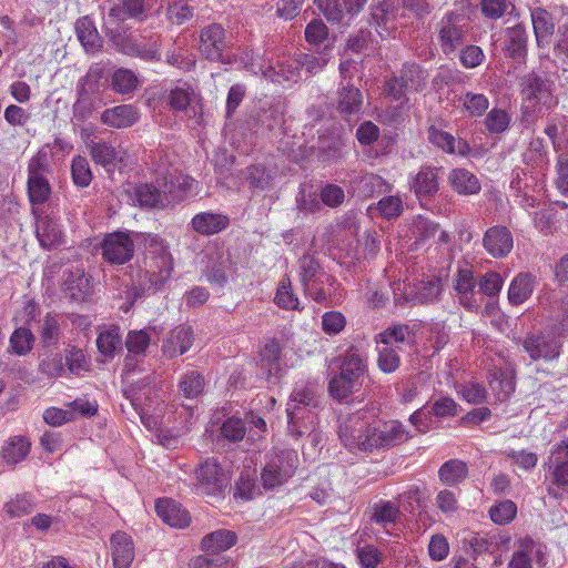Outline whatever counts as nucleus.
Instances as JSON below:
<instances>
[{
  "label": "nucleus",
  "instance_id": "dca6fc26",
  "mask_svg": "<svg viewBox=\"0 0 568 568\" xmlns=\"http://www.w3.org/2000/svg\"><path fill=\"white\" fill-rule=\"evenodd\" d=\"M168 102L174 111H186L190 106V111L193 112L196 123L202 121V104L200 103V97L191 87H176L169 92Z\"/></svg>",
  "mask_w": 568,
  "mask_h": 568
},
{
  "label": "nucleus",
  "instance_id": "473e14b6",
  "mask_svg": "<svg viewBox=\"0 0 568 568\" xmlns=\"http://www.w3.org/2000/svg\"><path fill=\"white\" fill-rule=\"evenodd\" d=\"M468 476V466L460 459H449L438 469L439 480L447 486H455Z\"/></svg>",
  "mask_w": 568,
  "mask_h": 568
},
{
  "label": "nucleus",
  "instance_id": "393cba45",
  "mask_svg": "<svg viewBox=\"0 0 568 568\" xmlns=\"http://www.w3.org/2000/svg\"><path fill=\"white\" fill-rule=\"evenodd\" d=\"M193 343V332L190 326L181 325L175 327L163 345V352L174 357L186 353Z\"/></svg>",
  "mask_w": 568,
  "mask_h": 568
},
{
  "label": "nucleus",
  "instance_id": "49530a36",
  "mask_svg": "<svg viewBox=\"0 0 568 568\" xmlns=\"http://www.w3.org/2000/svg\"><path fill=\"white\" fill-rule=\"evenodd\" d=\"M274 302L278 307L284 310H298L300 301L293 292L292 283L288 277L281 281Z\"/></svg>",
  "mask_w": 568,
  "mask_h": 568
},
{
  "label": "nucleus",
  "instance_id": "2eb2a0df",
  "mask_svg": "<svg viewBox=\"0 0 568 568\" xmlns=\"http://www.w3.org/2000/svg\"><path fill=\"white\" fill-rule=\"evenodd\" d=\"M485 250L494 257L501 258L508 255L514 247V239L510 231L505 226L489 227L484 237Z\"/></svg>",
  "mask_w": 568,
  "mask_h": 568
},
{
  "label": "nucleus",
  "instance_id": "1a4fd4ad",
  "mask_svg": "<svg viewBox=\"0 0 568 568\" xmlns=\"http://www.w3.org/2000/svg\"><path fill=\"white\" fill-rule=\"evenodd\" d=\"M100 246L103 258L116 265L129 262L134 253L133 240L124 232L106 234Z\"/></svg>",
  "mask_w": 568,
  "mask_h": 568
},
{
  "label": "nucleus",
  "instance_id": "79ce46f5",
  "mask_svg": "<svg viewBox=\"0 0 568 568\" xmlns=\"http://www.w3.org/2000/svg\"><path fill=\"white\" fill-rule=\"evenodd\" d=\"M402 87L407 92L419 91L426 84V78L423 70L416 64L405 65L400 72Z\"/></svg>",
  "mask_w": 568,
  "mask_h": 568
},
{
  "label": "nucleus",
  "instance_id": "9b49d317",
  "mask_svg": "<svg viewBox=\"0 0 568 568\" xmlns=\"http://www.w3.org/2000/svg\"><path fill=\"white\" fill-rule=\"evenodd\" d=\"M465 19L460 16L447 14L440 21L439 42L444 53L448 54L456 50L464 40L466 33Z\"/></svg>",
  "mask_w": 568,
  "mask_h": 568
},
{
  "label": "nucleus",
  "instance_id": "f704fd0d",
  "mask_svg": "<svg viewBox=\"0 0 568 568\" xmlns=\"http://www.w3.org/2000/svg\"><path fill=\"white\" fill-rule=\"evenodd\" d=\"M75 31L85 51L95 52L101 48V38L94 24L88 18H82L77 21Z\"/></svg>",
  "mask_w": 568,
  "mask_h": 568
},
{
  "label": "nucleus",
  "instance_id": "6e6552de",
  "mask_svg": "<svg viewBox=\"0 0 568 568\" xmlns=\"http://www.w3.org/2000/svg\"><path fill=\"white\" fill-rule=\"evenodd\" d=\"M373 450L390 448L407 442L412 435L409 430L397 420L382 422L373 417Z\"/></svg>",
  "mask_w": 568,
  "mask_h": 568
},
{
  "label": "nucleus",
  "instance_id": "6e6d98bb",
  "mask_svg": "<svg viewBox=\"0 0 568 568\" xmlns=\"http://www.w3.org/2000/svg\"><path fill=\"white\" fill-rule=\"evenodd\" d=\"M399 510L398 507L392 504L390 501H379L374 505L372 520L386 526L388 524H393L398 518Z\"/></svg>",
  "mask_w": 568,
  "mask_h": 568
},
{
  "label": "nucleus",
  "instance_id": "aec40b11",
  "mask_svg": "<svg viewBox=\"0 0 568 568\" xmlns=\"http://www.w3.org/2000/svg\"><path fill=\"white\" fill-rule=\"evenodd\" d=\"M230 224V219L225 214L213 212H201L193 216L191 221L192 230L202 235H213L225 230Z\"/></svg>",
  "mask_w": 568,
  "mask_h": 568
},
{
  "label": "nucleus",
  "instance_id": "09e8293b",
  "mask_svg": "<svg viewBox=\"0 0 568 568\" xmlns=\"http://www.w3.org/2000/svg\"><path fill=\"white\" fill-rule=\"evenodd\" d=\"M67 290L72 300L82 301L91 293L90 280L84 273L77 272L67 281Z\"/></svg>",
  "mask_w": 568,
  "mask_h": 568
},
{
  "label": "nucleus",
  "instance_id": "de8ad7c7",
  "mask_svg": "<svg viewBox=\"0 0 568 568\" xmlns=\"http://www.w3.org/2000/svg\"><path fill=\"white\" fill-rule=\"evenodd\" d=\"M73 183L79 187H87L92 181V171L88 160L82 155L73 158L71 163Z\"/></svg>",
  "mask_w": 568,
  "mask_h": 568
},
{
  "label": "nucleus",
  "instance_id": "052dcab7",
  "mask_svg": "<svg viewBox=\"0 0 568 568\" xmlns=\"http://www.w3.org/2000/svg\"><path fill=\"white\" fill-rule=\"evenodd\" d=\"M49 146H42L28 164V178L44 176L49 168Z\"/></svg>",
  "mask_w": 568,
  "mask_h": 568
},
{
  "label": "nucleus",
  "instance_id": "7c9ffc66",
  "mask_svg": "<svg viewBox=\"0 0 568 568\" xmlns=\"http://www.w3.org/2000/svg\"><path fill=\"white\" fill-rule=\"evenodd\" d=\"M236 539L235 532L220 529L206 535L202 539V549L207 554H219L235 545Z\"/></svg>",
  "mask_w": 568,
  "mask_h": 568
},
{
  "label": "nucleus",
  "instance_id": "f8f14e48",
  "mask_svg": "<svg viewBox=\"0 0 568 568\" xmlns=\"http://www.w3.org/2000/svg\"><path fill=\"white\" fill-rule=\"evenodd\" d=\"M225 48V32L222 26L212 23L201 30L199 50L209 60H220Z\"/></svg>",
  "mask_w": 568,
  "mask_h": 568
},
{
  "label": "nucleus",
  "instance_id": "0eeeda50",
  "mask_svg": "<svg viewBox=\"0 0 568 568\" xmlns=\"http://www.w3.org/2000/svg\"><path fill=\"white\" fill-rule=\"evenodd\" d=\"M197 489L207 496H220L230 485L231 478L215 458H206L195 468Z\"/></svg>",
  "mask_w": 568,
  "mask_h": 568
},
{
  "label": "nucleus",
  "instance_id": "39448f33",
  "mask_svg": "<svg viewBox=\"0 0 568 568\" xmlns=\"http://www.w3.org/2000/svg\"><path fill=\"white\" fill-rule=\"evenodd\" d=\"M315 396V387L307 385L296 387L291 395L287 404L288 416V430L296 437L303 436L308 430L313 429L315 425V416H308L310 410L302 409L300 406H307L312 403Z\"/></svg>",
  "mask_w": 568,
  "mask_h": 568
},
{
  "label": "nucleus",
  "instance_id": "338daca9",
  "mask_svg": "<svg viewBox=\"0 0 568 568\" xmlns=\"http://www.w3.org/2000/svg\"><path fill=\"white\" fill-rule=\"evenodd\" d=\"M246 428L244 423L240 418L231 417L227 418L222 427L221 435L223 438L230 442H240L244 438Z\"/></svg>",
  "mask_w": 568,
  "mask_h": 568
},
{
  "label": "nucleus",
  "instance_id": "0e129e2a",
  "mask_svg": "<svg viewBox=\"0 0 568 568\" xmlns=\"http://www.w3.org/2000/svg\"><path fill=\"white\" fill-rule=\"evenodd\" d=\"M549 469L551 481L558 486H568V462L561 459L560 456L551 454L549 458Z\"/></svg>",
  "mask_w": 568,
  "mask_h": 568
},
{
  "label": "nucleus",
  "instance_id": "c85d7f7f",
  "mask_svg": "<svg viewBox=\"0 0 568 568\" xmlns=\"http://www.w3.org/2000/svg\"><path fill=\"white\" fill-rule=\"evenodd\" d=\"M412 189L418 199L428 197L438 191L437 170L426 166L422 168L414 178Z\"/></svg>",
  "mask_w": 568,
  "mask_h": 568
},
{
  "label": "nucleus",
  "instance_id": "58836bf2",
  "mask_svg": "<svg viewBox=\"0 0 568 568\" xmlns=\"http://www.w3.org/2000/svg\"><path fill=\"white\" fill-rule=\"evenodd\" d=\"M377 365L382 372L389 374L399 367V352L402 351L400 346L392 347L386 344H377Z\"/></svg>",
  "mask_w": 568,
  "mask_h": 568
},
{
  "label": "nucleus",
  "instance_id": "20e7f679",
  "mask_svg": "<svg viewBox=\"0 0 568 568\" xmlns=\"http://www.w3.org/2000/svg\"><path fill=\"white\" fill-rule=\"evenodd\" d=\"M173 258L164 241L149 236L145 255V273L154 288L162 287L171 277Z\"/></svg>",
  "mask_w": 568,
  "mask_h": 568
},
{
  "label": "nucleus",
  "instance_id": "a18cd8bd",
  "mask_svg": "<svg viewBox=\"0 0 568 568\" xmlns=\"http://www.w3.org/2000/svg\"><path fill=\"white\" fill-rule=\"evenodd\" d=\"M61 336V325L55 315L47 314L40 328V338L44 346H54Z\"/></svg>",
  "mask_w": 568,
  "mask_h": 568
},
{
  "label": "nucleus",
  "instance_id": "f257e3e1",
  "mask_svg": "<svg viewBox=\"0 0 568 568\" xmlns=\"http://www.w3.org/2000/svg\"><path fill=\"white\" fill-rule=\"evenodd\" d=\"M367 373V358L357 348L349 347L341 357L339 373L328 383L329 394L336 399H344L359 390L362 378Z\"/></svg>",
  "mask_w": 568,
  "mask_h": 568
},
{
  "label": "nucleus",
  "instance_id": "b1692460",
  "mask_svg": "<svg viewBox=\"0 0 568 568\" xmlns=\"http://www.w3.org/2000/svg\"><path fill=\"white\" fill-rule=\"evenodd\" d=\"M36 233L41 246L45 248L61 244L64 237L59 223L49 215L38 219Z\"/></svg>",
  "mask_w": 568,
  "mask_h": 568
},
{
  "label": "nucleus",
  "instance_id": "3c124183",
  "mask_svg": "<svg viewBox=\"0 0 568 568\" xmlns=\"http://www.w3.org/2000/svg\"><path fill=\"white\" fill-rule=\"evenodd\" d=\"M322 274L326 272L321 268L314 256L305 254L298 260V277L302 286Z\"/></svg>",
  "mask_w": 568,
  "mask_h": 568
},
{
  "label": "nucleus",
  "instance_id": "774afa93",
  "mask_svg": "<svg viewBox=\"0 0 568 568\" xmlns=\"http://www.w3.org/2000/svg\"><path fill=\"white\" fill-rule=\"evenodd\" d=\"M554 54L564 63H568V20L558 27L554 43Z\"/></svg>",
  "mask_w": 568,
  "mask_h": 568
},
{
  "label": "nucleus",
  "instance_id": "5fc2aeb1",
  "mask_svg": "<svg viewBox=\"0 0 568 568\" xmlns=\"http://www.w3.org/2000/svg\"><path fill=\"white\" fill-rule=\"evenodd\" d=\"M245 178L251 189L263 191L272 183V176L263 165H250L245 169Z\"/></svg>",
  "mask_w": 568,
  "mask_h": 568
},
{
  "label": "nucleus",
  "instance_id": "ea45409f",
  "mask_svg": "<svg viewBox=\"0 0 568 568\" xmlns=\"http://www.w3.org/2000/svg\"><path fill=\"white\" fill-rule=\"evenodd\" d=\"M205 382L203 376L195 371L185 373L179 382V392L185 398H195L203 393Z\"/></svg>",
  "mask_w": 568,
  "mask_h": 568
},
{
  "label": "nucleus",
  "instance_id": "f3484780",
  "mask_svg": "<svg viewBox=\"0 0 568 568\" xmlns=\"http://www.w3.org/2000/svg\"><path fill=\"white\" fill-rule=\"evenodd\" d=\"M111 556L114 568H130L134 557V544L124 531H116L110 539Z\"/></svg>",
  "mask_w": 568,
  "mask_h": 568
},
{
  "label": "nucleus",
  "instance_id": "a878e982",
  "mask_svg": "<svg viewBox=\"0 0 568 568\" xmlns=\"http://www.w3.org/2000/svg\"><path fill=\"white\" fill-rule=\"evenodd\" d=\"M428 140L447 153L465 155L469 145L464 140H456L450 133L432 126L428 131Z\"/></svg>",
  "mask_w": 568,
  "mask_h": 568
},
{
  "label": "nucleus",
  "instance_id": "2f4dec72",
  "mask_svg": "<svg viewBox=\"0 0 568 568\" xmlns=\"http://www.w3.org/2000/svg\"><path fill=\"white\" fill-rule=\"evenodd\" d=\"M376 344H386L392 347L403 344H412L414 342V333L409 326L404 324H395L387 327L375 337Z\"/></svg>",
  "mask_w": 568,
  "mask_h": 568
},
{
  "label": "nucleus",
  "instance_id": "a211bd4d",
  "mask_svg": "<svg viewBox=\"0 0 568 568\" xmlns=\"http://www.w3.org/2000/svg\"><path fill=\"white\" fill-rule=\"evenodd\" d=\"M88 148L93 162L102 166H115L126 155L124 149L108 141H91Z\"/></svg>",
  "mask_w": 568,
  "mask_h": 568
},
{
  "label": "nucleus",
  "instance_id": "5701e85b",
  "mask_svg": "<svg viewBox=\"0 0 568 568\" xmlns=\"http://www.w3.org/2000/svg\"><path fill=\"white\" fill-rule=\"evenodd\" d=\"M442 293L439 278L422 281L416 285L408 286L405 295L408 302L415 304H428L435 302Z\"/></svg>",
  "mask_w": 568,
  "mask_h": 568
},
{
  "label": "nucleus",
  "instance_id": "c756f323",
  "mask_svg": "<svg viewBox=\"0 0 568 568\" xmlns=\"http://www.w3.org/2000/svg\"><path fill=\"white\" fill-rule=\"evenodd\" d=\"M530 17L537 44L540 47L548 43L555 30L551 14L542 8H535L531 10Z\"/></svg>",
  "mask_w": 568,
  "mask_h": 568
},
{
  "label": "nucleus",
  "instance_id": "bf43d9fd",
  "mask_svg": "<svg viewBox=\"0 0 568 568\" xmlns=\"http://www.w3.org/2000/svg\"><path fill=\"white\" fill-rule=\"evenodd\" d=\"M463 544L465 548H469L473 555L478 556L484 552L491 551L494 546L493 538L488 535H481L478 532H469L464 539Z\"/></svg>",
  "mask_w": 568,
  "mask_h": 568
},
{
  "label": "nucleus",
  "instance_id": "9d476101",
  "mask_svg": "<svg viewBox=\"0 0 568 568\" xmlns=\"http://www.w3.org/2000/svg\"><path fill=\"white\" fill-rule=\"evenodd\" d=\"M521 345L532 361H551L559 356L561 344L552 334L529 333Z\"/></svg>",
  "mask_w": 568,
  "mask_h": 568
},
{
  "label": "nucleus",
  "instance_id": "7ed1b4c3",
  "mask_svg": "<svg viewBox=\"0 0 568 568\" xmlns=\"http://www.w3.org/2000/svg\"><path fill=\"white\" fill-rule=\"evenodd\" d=\"M373 414L367 410L356 412L339 424V439L353 453L373 452Z\"/></svg>",
  "mask_w": 568,
  "mask_h": 568
},
{
  "label": "nucleus",
  "instance_id": "680f3d73",
  "mask_svg": "<svg viewBox=\"0 0 568 568\" xmlns=\"http://www.w3.org/2000/svg\"><path fill=\"white\" fill-rule=\"evenodd\" d=\"M377 210L387 220L396 219L403 212V201L396 195L385 196L378 201Z\"/></svg>",
  "mask_w": 568,
  "mask_h": 568
},
{
  "label": "nucleus",
  "instance_id": "f03ea898",
  "mask_svg": "<svg viewBox=\"0 0 568 568\" xmlns=\"http://www.w3.org/2000/svg\"><path fill=\"white\" fill-rule=\"evenodd\" d=\"M557 98L552 92L550 81L529 73L523 82V113L531 120L542 116L546 111L556 106Z\"/></svg>",
  "mask_w": 568,
  "mask_h": 568
},
{
  "label": "nucleus",
  "instance_id": "8fccbe9b",
  "mask_svg": "<svg viewBox=\"0 0 568 568\" xmlns=\"http://www.w3.org/2000/svg\"><path fill=\"white\" fill-rule=\"evenodd\" d=\"M34 337L30 329L17 328L10 337V349L17 355H26L32 349Z\"/></svg>",
  "mask_w": 568,
  "mask_h": 568
},
{
  "label": "nucleus",
  "instance_id": "6ab92c4d",
  "mask_svg": "<svg viewBox=\"0 0 568 568\" xmlns=\"http://www.w3.org/2000/svg\"><path fill=\"white\" fill-rule=\"evenodd\" d=\"M140 115L135 106L121 104L105 109L101 113V122L114 129H125L138 122Z\"/></svg>",
  "mask_w": 568,
  "mask_h": 568
},
{
  "label": "nucleus",
  "instance_id": "cd10ccee",
  "mask_svg": "<svg viewBox=\"0 0 568 568\" xmlns=\"http://www.w3.org/2000/svg\"><path fill=\"white\" fill-rule=\"evenodd\" d=\"M535 278L528 273H520L514 277L508 288V301L511 305H520L532 294Z\"/></svg>",
  "mask_w": 568,
  "mask_h": 568
},
{
  "label": "nucleus",
  "instance_id": "13d9d810",
  "mask_svg": "<svg viewBox=\"0 0 568 568\" xmlns=\"http://www.w3.org/2000/svg\"><path fill=\"white\" fill-rule=\"evenodd\" d=\"M39 372L48 378H57L64 374V363L61 354H50L39 363Z\"/></svg>",
  "mask_w": 568,
  "mask_h": 568
},
{
  "label": "nucleus",
  "instance_id": "4be33fe9",
  "mask_svg": "<svg viewBox=\"0 0 568 568\" xmlns=\"http://www.w3.org/2000/svg\"><path fill=\"white\" fill-rule=\"evenodd\" d=\"M119 50L129 57L140 58L146 61L159 59L156 41H145L133 38L122 39L116 43Z\"/></svg>",
  "mask_w": 568,
  "mask_h": 568
},
{
  "label": "nucleus",
  "instance_id": "e433bc0d",
  "mask_svg": "<svg viewBox=\"0 0 568 568\" xmlns=\"http://www.w3.org/2000/svg\"><path fill=\"white\" fill-rule=\"evenodd\" d=\"M121 344L120 327L116 325L104 327L100 331L97 338L99 352L108 357L113 356L116 349H121Z\"/></svg>",
  "mask_w": 568,
  "mask_h": 568
},
{
  "label": "nucleus",
  "instance_id": "864d4df0",
  "mask_svg": "<svg viewBox=\"0 0 568 568\" xmlns=\"http://www.w3.org/2000/svg\"><path fill=\"white\" fill-rule=\"evenodd\" d=\"M151 337L148 331H130L125 338V347L129 354L142 355L145 354L150 346Z\"/></svg>",
  "mask_w": 568,
  "mask_h": 568
},
{
  "label": "nucleus",
  "instance_id": "4d7b16f0",
  "mask_svg": "<svg viewBox=\"0 0 568 568\" xmlns=\"http://www.w3.org/2000/svg\"><path fill=\"white\" fill-rule=\"evenodd\" d=\"M134 194L141 206L154 207L162 201L161 191L151 183L138 185Z\"/></svg>",
  "mask_w": 568,
  "mask_h": 568
},
{
  "label": "nucleus",
  "instance_id": "412c9836",
  "mask_svg": "<svg viewBox=\"0 0 568 568\" xmlns=\"http://www.w3.org/2000/svg\"><path fill=\"white\" fill-rule=\"evenodd\" d=\"M155 510L164 523L175 528H184L190 524V515L179 503L172 499L156 501Z\"/></svg>",
  "mask_w": 568,
  "mask_h": 568
},
{
  "label": "nucleus",
  "instance_id": "bb28decb",
  "mask_svg": "<svg viewBox=\"0 0 568 568\" xmlns=\"http://www.w3.org/2000/svg\"><path fill=\"white\" fill-rule=\"evenodd\" d=\"M448 181L452 187L463 195L477 194L481 189L477 176L466 169H454L448 175Z\"/></svg>",
  "mask_w": 568,
  "mask_h": 568
},
{
  "label": "nucleus",
  "instance_id": "603ef678",
  "mask_svg": "<svg viewBox=\"0 0 568 568\" xmlns=\"http://www.w3.org/2000/svg\"><path fill=\"white\" fill-rule=\"evenodd\" d=\"M517 514V506L511 500H504L494 505L489 509L491 520L497 525H507L511 523Z\"/></svg>",
  "mask_w": 568,
  "mask_h": 568
},
{
  "label": "nucleus",
  "instance_id": "4c0bfd02",
  "mask_svg": "<svg viewBox=\"0 0 568 568\" xmlns=\"http://www.w3.org/2000/svg\"><path fill=\"white\" fill-rule=\"evenodd\" d=\"M139 84L136 74L130 69L119 68L111 77V88L119 94H129L135 91Z\"/></svg>",
  "mask_w": 568,
  "mask_h": 568
},
{
  "label": "nucleus",
  "instance_id": "4468645a",
  "mask_svg": "<svg viewBox=\"0 0 568 568\" xmlns=\"http://www.w3.org/2000/svg\"><path fill=\"white\" fill-rule=\"evenodd\" d=\"M454 283V290L459 303L468 311H477L480 305V297L475 291L476 281L473 271L468 268L459 270Z\"/></svg>",
  "mask_w": 568,
  "mask_h": 568
},
{
  "label": "nucleus",
  "instance_id": "72a5a7b5",
  "mask_svg": "<svg viewBox=\"0 0 568 568\" xmlns=\"http://www.w3.org/2000/svg\"><path fill=\"white\" fill-rule=\"evenodd\" d=\"M30 447L31 444L26 437L14 436L3 445L1 455L7 464L16 465L28 456Z\"/></svg>",
  "mask_w": 568,
  "mask_h": 568
},
{
  "label": "nucleus",
  "instance_id": "c03bdc74",
  "mask_svg": "<svg viewBox=\"0 0 568 568\" xmlns=\"http://www.w3.org/2000/svg\"><path fill=\"white\" fill-rule=\"evenodd\" d=\"M28 194L32 204L47 202L51 194V186L45 176L28 178Z\"/></svg>",
  "mask_w": 568,
  "mask_h": 568
},
{
  "label": "nucleus",
  "instance_id": "a19ab883",
  "mask_svg": "<svg viewBox=\"0 0 568 568\" xmlns=\"http://www.w3.org/2000/svg\"><path fill=\"white\" fill-rule=\"evenodd\" d=\"M335 280L333 276L326 273L304 284L303 291L317 303H322L328 296V292L325 290V286H333Z\"/></svg>",
  "mask_w": 568,
  "mask_h": 568
},
{
  "label": "nucleus",
  "instance_id": "37998d69",
  "mask_svg": "<svg viewBox=\"0 0 568 568\" xmlns=\"http://www.w3.org/2000/svg\"><path fill=\"white\" fill-rule=\"evenodd\" d=\"M103 69L99 65L91 67L87 74L78 83V92L81 97L98 93L101 90Z\"/></svg>",
  "mask_w": 568,
  "mask_h": 568
},
{
  "label": "nucleus",
  "instance_id": "69168bd1",
  "mask_svg": "<svg viewBox=\"0 0 568 568\" xmlns=\"http://www.w3.org/2000/svg\"><path fill=\"white\" fill-rule=\"evenodd\" d=\"M463 105L469 115L479 116L488 109L489 101L484 94L468 92L463 99Z\"/></svg>",
  "mask_w": 568,
  "mask_h": 568
},
{
  "label": "nucleus",
  "instance_id": "423d86ee",
  "mask_svg": "<svg viewBox=\"0 0 568 568\" xmlns=\"http://www.w3.org/2000/svg\"><path fill=\"white\" fill-rule=\"evenodd\" d=\"M298 466V455L293 449L281 450L268 457L261 479L265 488H274L286 483Z\"/></svg>",
  "mask_w": 568,
  "mask_h": 568
},
{
  "label": "nucleus",
  "instance_id": "e2e57ef3",
  "mask_svg": "<svg viewBox=\"0 0 568 568\" xmlns=\"http://www.w3.org/2000/svg\"><path fill=\"white\" fill-rule=\"evenodd\" d=\"M89 361L82 349L70 347L65 349V365L70 373L79 374L89 368Z\"/></svg>",
  "mask_w": 568,
  "mask_h": 568
},
{
  "label": "nucleus",
  "instance_id": "ddd939ff",
  "mask_svg": "<svg viewBox=\"0 0 568 568\" xmlns=\"http://www.w3.org/2000/svg\"><path fill=\"white\" fill-rule=\"evenodd\" d=\"M532 561H536L540 567L545 566L542 548L531 538H523L517 542V548L513 554L508 568H532Z\"/></svg>",
  "mask_w": 568,
  "mask_h": 568
},
{
  "label": "nucleus",
  "instance_id": "c9c22d12",
  "mask_svg": "<svg viewBox=\"0 0 568 568\" xmlns=\"http://www.w3.org/2000/svg\"><path fill=\"white\" fill-rule=\"evenodd\" d=\"M362 103V93L357 88L344 87L338 91L337 110L341 114L347 116L358 113Z\"/></svg>",
  "mask_w": 568,
  "mask_h": 568
}]
</instances>
